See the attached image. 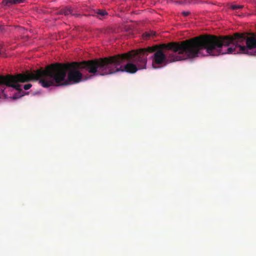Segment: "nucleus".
Instances as JSON below:
<instances>
[{"mask_svg":"<svg viewBox=\"0 0 256 256\" xmlns=\"http://www.w3.org/2000/svg\"><path fill=\"white\" fill-rule=\"evenodd\" d=\"M85 70L91 74L104 76L101 58L68 64L56 63L47 66L44 69L40 68L34 72L20 74L15 76H0V85L5 84L18 90H21L18 82L38 80L44 88L50 86L76 84L82 80V74L78 70Z\"/></svg>","mask_w":256,"mask_h":256,"instance_id":"nucleus-1","label":"nucleus"},{"mask_svg":"<svg viewBox=\"0 0 256 256\" xmlns=\"http://www.w3.org/2000/svg\"><path fill=\"white\" fill-rule=\"evenodd\" d=\"M156 50L154 54L152 66L156 68V64H166L178 60H185L198 56L200 50H205L204 36L180 42H170L160 46L161 49L155 46Z\"/></svg>","mask_w":256,"mask_h":256,"instance_id":"nucleus-2","label":"nucleus"},{"mask_svg":"<svg viewBox=\"0 0 256 256\" xmlns=\"http://www.w3.org/2000/svg\"><path fill=\"white\" fill-rule=\"evenodd\" d=\"M203 36L205 50L211 56L238 53L256 55V53L252 52L256 48V39L254 37H247L238 33L232 36Z\"/></svg>","mask_w":256,"mask_h":256,"instance_id":"nucleus-3","label":"nucleus"},{"mask_svg":"<svg viewBox=\"0 0 256 256\" xmlns=\"http://www.w3.org/2000/svg\"><path fill=\"white\" fill-rule=\"evenodd\" d=\"M156 48L148 47L132 50L121 54L101 58L104 76L118 72H126L134 74L138 70L146 68L147 56Z\"/></svg>","mask_w":256,"mask_h":256,"instance_id":"nucleus-4","label":"nucleus"},{"mask_svg":"<svg viewBox=\"0 0 256 256\" xmlns=\"http://www.w3.org/2000/svg\"><path fill=\"white\" fill-rule=\"evenodd\" d=\"M60 14H64L65 16H78L79 14H76L74 12L73 9H72L70 7H66L63 9H62L60 11Z\"/></svg>","mask_w":256,"mask_h":256,"instance_id":"nucleus-5","label":"nucleus"},{"mask_svg":"<svg viewBox=\"0 0 256 256\" xmlns=\"http://www.w3.org/2000/svg\"><path fill=\"white\" fill-rule=\"evenodd\" d=\"M24 0H4L2 3L4 5L10 6L12 4L24 2Z\"/></svg>","mask_w":256,"mask_h":256,"instance_id":"nucleus-6","label":"nucleus"},{"mask_svg":"<svg viewBox=\"0 0 256 256\" xmlns=\"http://www.w3.org/2000/svg\"><path fill=\"white\" fill-rule=\"evenodd\" d=\"M156 36V32H146L143 34V38L144 39H147L150 38V37H153Z\"/></svg>","mask_w":256,"mask_h":256,"instance_id":"nucleus-7","label":"nucleus"},{"mask_svg":"<svg viewBox=\"0 0 256 256\" xmlns=\"http://www.w3.org/2000/svg\"><path fill=\"white\" fill-rule=\"evenodd\" d=\"M243 8V5L232 4L230 6V8L232 10H237L242 8Z\"/></svg>","mask_w":256,"mask_h":256,"instance_id":"nucleus-8","label":"nucleus"},{"mask_svg":"<svg viewBox=\"0 0 256 256\" xmlns=\"http://www.w3.org/2000/svg\"><path fill=\"white\" fill-rule=\"evenodd\" d=\"M97 14L101 16H104L107 14V12L105 10H98Z\"/></svg>","mask_w":256,"mask_h":256,"instance_id":"nucleus-9","label":"nucleus"},{"mask_svg":"<svg viewBox=\"0 0 256 256\" xmlns=\"http://www.w3.org/2000/svg\"><path fill=\"white\" fill-rule=\"evenodd\" d=\"M32 86V84H28L24 86V88L26 90L30 89Z\"/></svg>","mask_w":256,"mask_h":256,"instance_id":"nucleus-10","label":"nucleus"},{"mask_svg":"<svg viewBox=\"0 0 256 256\" xmlns=\"http://www.w3.org/2000/svg\"><path fill=\"white\" fill-rule=\"evenodd\" d=\"M182 14L184 16H188L190 14V12H182Z\"/></svg>","mask_w":256,"mask_h":256,"instance_id":"nucleus-11","label":"nucleus"},{"mask_svg":"<svg viewBox=\"0 0 256 256\" xmlns=\"http://www.w3.org/2000/svg\"><path fill=\"white\" fill-rule=\"evenodd\" d=\"M2 47L0 46V54H2Z\"/></svg>","mask_w":256,"mask_h":256,"instance_id":"nucleus-12","label":"nucleus"}]
</instances>
